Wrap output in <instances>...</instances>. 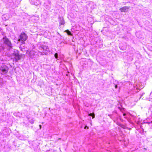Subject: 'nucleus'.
<instances>
[{
  "instance_id": "1",
  "label": "nucleus",
  "mask_w": 152,
  "mask_h": 152,
  "mask_svg": "<svg viewBox=\"0 0 152 152\" xmlns=\"http://www.w3.org/2000/svg\"><path fill=\"white\" fill-rule=\"evenodd\" d=\"M3 42L4 47H3V50L5 49L8 51L10 50L13 48L12 45L10 40L6 36L2 39Z\"/></svg>"
},
{
  "instance_id": "2",
  "label": "nucleus",
  "mask_w": 152,
  "mask_h": 152,
  "mask_svg": "<svg viewBox=\"0 0 152 152\" xmlns=\"http://www.w3.org/2000/svg\"><path fill=\"white\" fill-rule=\"evenodd\" d=\"M12 58L16 62H18V61L20 60L22 56V55L20 54L18 50L14 49L13 53H12Z\"/></svg>"
},
{
  "instance_id": "3",
  "label": "nucleus",
  "mask_w": 152,
  "mask_h": 152,
  "mask_svg": "<svg viewBox=\"0 0 152 152\" xmlns=\"http://www.w3.org/2000/svg\"><path fill=\"white\" fill-rule=\"evenodd\" d=\"M28 38L27 35L24 32H22L18 37L17 42H20L21 45L25 44V42Z\"/></svg>"
},
{
  "instance_id": "4",
  "label": "nucleus",
  "mask_w": 152,
  "mask_h": 152,
  "mask_svg": "<svg viewBox=\"0 0 152 152\" xmlns=\"http://www.w3.org/2000/svg\"><path fill=\"white\" fill-rule=\"evenodd\" d=\"M93 44L97 48H101L103 45V41L101 39H96L93 42Z\"/></svg>"
},
{
  "instance_id": "5",
  "label": "nucleus",
  "mask_w": 152,
  "mask_h": 152,
  "mask_svg": "<svg viewBox=\"0 0 152 152\" xmlns=\"http://www.w3.org/2000/svg\"><path fill=\"white\" fill-rule=\"evenodd\" d=\"M39 49L45 54L47 55L50 52L49 48L48 46L42 45L39 47Z\"/></svg>"
},
{
  "instance_id": "6",
  "label": "nucleus",
  "mask_w": 152,
  "mask_h": 152,
  "mask_svg": "<svg viewBox=\"0 0 152 152\" xmlns=\"http://www.w3.org/2000/svg\"><path fill=\"white\" fill-rule=\"evenodd\" d=\"M9 69L8 67L7 66L3 64L0 67V70L1 72V74L4 75H7Z\"/></svg>"
},
{
  "instance_id": "7",
  "label": "nucleus",
  "mask_w": 152,
  "mask_h": 152,
  "mask_svg": "<svg viewBox=\"0 0 152 152\" xmlns=\"http://www.w3.org/2000/svg\"><path fill=\"white\" fill-rule=\"evenodd\" d=\"M2 132L3 134L8 136L10 135L11 133V130L8 128L4 127L2 129Z\"/></svg>"
},
{
  "instance_id": "8",
  "label": "nucleus",
  "mask_w": 152,
  "mask_h": 152,
  "mask_svg": "<svg viewBox=\"0 0 152 152\" xmlns=\"http://www.w3.org/2000/svg\"><path fill=\"white\" fill-rule=\"evenodd\" d=\"M44 5L46 9L48 10L50 9L51 6V2L49 1H47L44 3Z\"/></svg>"
},
{
  "instance_id": "9",
  "label": "nucleus",
  "mask_w": 152,
  "mask_h": 152,
  "mask_svg": "<svg viewBox=\"0 0 152 152\" xmlns=\"http://www.w3.org/2000/svg\"><path fill=\"white\" fill-rule=\"evenodd\" d=\"M30 2L31 4L35 5H37L40 3L39 0H30Z\"/></svg>"
},
{
  "instance_id": "10",
  "label": "nucleus",
  "mask_w": 152,
  "mask_h": 152,
  "mask_svg": "<svg viewBox=\"0 0 152 152\" xmlns=\"http://www.w3.org/2000/svg\"><path fill=\"white\" fill-rule=\"evenodd\" d=\"M58 20L60 25H64L65 24V21L63 17H59L58 18Z\"/></svg>"
},
{
  "instance_id": "11",
  "label": "nucleus",
  "mask_w": 152,
  "mask_h": 152,
  "mask_svg": "<svg viewBox=\"0 0 152 152\" xmlns=\"http://www.w3.org/2000/svg\"><path fill=\"white\" fill-rule=\"evenodd\" d=\"M26 117L29 123H30L31 124H34L35 121L34 118L29 117L28 116H27Z\"/></svg>"
},
{
  "instance_id": "12",
  "label": "nucleus",
  "mask_w": 152,
  "mask_h": 152,
  "mask_svg": "<svg viewBox=\"0 0 152 152\" xmlns=\"http://www.w3.org/2000/svg\"><path fill=\"white\" fill-rule=\"evenodd\" d=\"M119 47L120 49L121 50H125L126 49V46L125 45H124L122 43L119 44Z\"/></svg>"
},
{
  "instance_id": "13",
  "label": "nucleus",
  "mask_w": 152,
  "mask_h": 152,
  "mask_svg": "<svg viewBox=\"0 0 152 152\" xmlns=\"http://www.w3.org/2000/svg\"><path fill=\"white\" fill-rule=\"evenodd\" d=\"M129 9V7H124L120 9V10L122 12H125L127 10Z\"/></svg>"
},
{
  "instance_id": "14",
  "label": "nucleus",
  "mask_w": 152,
  "mask_h": 152,
  "mask_svg": "<svg viewBox=\"0 0 152 152\" xmlns=\"http://www.w3.org/2000/svg\"><path fill=\"white\" fill-rule=\"evenodd\" d=\"M64 32L66 33L67 35L69 36H72V34L71 33L70 31H69V30H65Z\"/></svg>"
},
{
  "instance_id": "15",
  "label": "nucleus",
  "mask_w": 152,
  "mask_h": 152,
  "mask_svg": "<svg viewBox=\"0 0 152 152\" xmlns=\"http://www.w3.org/2000/svg\"><path fill=\"white\" fill-rule=\"evenodd\" d=\"M88 115L92 116V118H94L95 117L94 114H93L92 113H89L88 114Z\"/></svg>"
},
{
  "instance_id": "16",
  "label": "nucleus",
  "mask_w": 152,
  "mask_h": 152,
  "mask_svg": "<svg viewBox=\"0 0 152 152\" xmlns=\"http://www.w3.org/2000/svg\"><path fill=\"white\" fill-rule=\"evenodd\" d=\"M54 57H55L56 58L58 59V53H55L54 54Z\"/></svg>"
},
{
  "instance_id": "17",
  "label": "nucleus",
  "mask_w": 152,
  "mask_h": 152,
  "mask_svg": "<svg viewBox=\"0 0 152 152\" xmlns=\"http://www.w3.org/2000/svg\"><path fill=\"white\" fill-rule=\"evenodd\" d=\"M5 15H4L2 16V18H3V20H6L7 19H6L5 18Z\"/></svg>"
},
{
  "instance_id": "18",
  "label": "nucleus",
  "mask_w": 152,
  "mask_h": 152,
  "mask_svg": "<svg viewBox=\"0 0 152 152\" xmlns=\"http://www.w3.org/2000/svg\"><path fill=\"white\" fill-rule=\"evenodd\" d=\"M19 112H15L14 113H13V115H15V116H17L18 115V113H19Z\"/></svg>"
},
{
  "instance_id": "19",
  "label": "nucleus",
  "mask_w": 152,
  "mask_h": 152,
  "mask_svg": "<svg viewBox=\"0 0 152 152\" xmlns=\"http://www.w3.org/2000/svg\"><path fill=\"white\" fill-rule=\"evenodd\" d=\"M3 85H4L3 83L2 82H1V81H0V87H2L3 86Z\"/></svg>"
},
{
  "instance_id": "20",
  "label": "nucleus",
  "mask_w": 152,
  "mask_h": 152,
  "mask_svg": "<svg viewBox=\"0 0 152 152\" xmlns=\"http://www.w3.org/2000/svg\"><path fill=\"white\" fill-rule=\"evenodd\" d=\"M144 94H145L144 93H142V94H140V97L139 98V99H140V98H141V97L143 95H144Z\"/></svg>"
},
{
  "instance_id": "21",
  "label": "nucleus",
  "mask_w": 152,
  "mask_h": 152,
  "mask_svg": "<svg viewBox=\"0 0 152 152\" xmlns=\"http://www.w3.org/2000/svg\"><path fill=\"white\" fill-rule=\"evenodd\" d=\"M120 120L122 122H124V120H123L122 118H120Z\"/></svg>"
},
{
  "instance_id": "22",
  "label": "nucleus",
  "mask_w": 152,
  "mask_h": 152,
  "mask_svg": "<svg viewBox=\"0 0 152 152\" xmlns=\"http://www.w3.org/2000/svg\"><path fill=\"white\" fill-rule=\"evenodd\" d=\"M124 118H126V119L127 120V121H129V122H130V120L128 118H127V117H124Z\"/></svg>"
},
{
  "instance_id": "23",
  "label": "nucleus",
  "mask_w": 152,
  "mask_h": 152,
  "mask_svg": "<svg viewBox=\"0 0 152 152\" xmlns=\"http://www.w3.org/2000/svg\"><path fill=\"white\" fill-rule=\"evenodd\" d=\"M88 127L87 126H85L84 127V129H88Z\"/></svg>"
},
{
  "instance_id": "24",
  "label": "nucleus",
  "mask_w": 152,
  "mask_h": 152,
  "mask_svg": "<svg viewBox=\"0 0 152 152\" xmlns=\"http://www.w3.org/2000/svg\"><path fill=\"white\" fill-rule=\"evenodd\" d=\"M115 88H117L118 87V85H115Z\"/></svg>"
},
{
  "instance_id": "25",
  "label": "nucleus",
  "mask_w": 152,
  "mask_h": 152,
  "mask_svg": "<svg viewBox=\"0 0 152 152\" xmlns=\"http://www.w3.org/2000/svg\"><path fill=\"white\" fill-rule=\"evenodd\" d=\"M39 129H41L42 128V126L41 125H39Z\"/></svg>"
},
{
  "instance_id": "26",
  "label": "nucleus",
  "mask_w": 152,
  "mask_h": 152,
  "mask_svg": "<svg viewBox=\"0 0 152 152\" xmlns=\"http://www.w3.org/2000/svg\"><path fill=\"white\" fill-rule=\"evenodd\" d=\"M137 91L136 92H138L140 91V89L139 88H137Z\"/></svg>"
},
{
  "instance_id": "27",
  "label": "nucleus",
  "mask_w": 152,
  "mask_h": 152,
  "mask_svg": "<svg viewBox=\"0 0 152 152\" xmlns=\"http://www.w3.org/2000/svg\"><path fill=\"white\" fill-rule=\"evenodd\" d=\"M108 116H109V117H110V118H111V117L112 116V115L108 114Z\"/></svg>"
},
{
  "instance_id": "28",
  "label": "nucleus",
  "mask_w": 152,
  "mask_h": 152,
  "mask_svg": "<svg viewBox=\"0 0 152 152\" xmlns=\"http://www.w3.org/2000/svg\"><path fill=\"white\" fill-rule=\"evenodd\" d=\"M123 115L124 116H125L126 115V114L125 113H123Z\"/></svg>"
},
{
  "instance_id": "29",
  "label": "nucleus",
  "mask_w": 152,
  "mask_h": 152,
  "mask_svg": "<svg viewBox=\"0 0 152 152\" xmlns=\"http://www.w3.org/2000/svg\"><path fill=\"white\" fill-rule=\"evenodd\" d=\"M33 53H33V51L31 52L30 53L31 54H33Z\"/></svg>"
},
{
  "instance_id": "30",
  "label": "nucleus",
  "mask_w": 152,
  "mask_h": 152,
  "mask_svg": "<svg viewBox=\"0 0 152 152\" xmlns=\"http://www.w3.org/2000/svg\"><path fill=\"white\" fill-rule=\"evenodd\" d=\"M58 33V35H59L61 37V34H60L59 33Z\"/></svg>"
},
{
  "instance_id": "31",
  "label": "nucleus",
  "mask_w": 152,
  "mask_h": 152,
  "mask_svg": "<svg viewBox=\"0 0 152 152\" xmlns=\"http://www.w3.org/2000/svg\"><path fill=\"white\" fill-rule=\"evenodd\" d=\"M123 3L124 4V5H125L126 4V2H123Z\"/></svg>"
},
{
  "instance_id": "32",
  "label": "nucleus",
  "mask_w": 152,
  "mask_h": 152,
  "mask_svg": "<svg viewBox=\"0 0 152 152\" xmlns=\"http://www.w3.org/2000/svg\"><path fill=\"white\" fill-rule=\"evenodd\" d=\"M147 123H148V124H149V123H150L151 122H147Z\"/></svg>"
},
{
  "instance_id": "33",
  "label": "nucleus",
  "mask_w": 152,
  "mask_h": 152,
  "mask_svg": "<svg viewBox=\"0 0 152 152\" xmlns=\"http://www.w3.org/2000/svg\"><path fill=\"white\" fill-rule=\"evenodd\" d=\"M1 77H0V81H1Z\"/></svg>"
},
{
  "instance_id": "34",
  "label": "nucleus",
  "mask_w": 152,
  "mask_h": 152,
  "mask_svg": "<svg viewBox=\"0 0 152 152\" xmlns=\"http://www.w3.org/2000/svg\"><path fill=\"white\" fill-rule=\"evenodd\" d=\"M129 130H131V128H129Z\"/></svg>"
}]
</instances>
